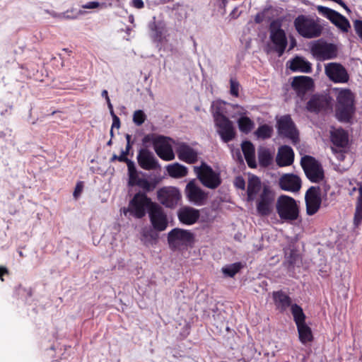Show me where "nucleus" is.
Segmentation results:
<instances>
[{
    "instance_id": "bb28decb",
    "label": "nucleus",
    "mask_w": 362,
    "mask_h": 362,
    "mask_svg": "<svg viewBox=\"0 0 362 362\" xmlns=\"http://www.w3.org/2000/svg\"><path fill=\"white\" fill-rule=\"evenodd\" d=\"M294 152L291 147L282 146L279 150L276 158V163L280 167L288 166L293 163Z\"/></svg>"
},
{
    "instance_id": "72a5a7b5",
    "label": "nucleus",
    "mask_w": 362,
    "mask_h": 362,
    "mask_svg": "<svg viewBox=\"0 0 362 362\" xmlns=\"http://www.w3.org/2000/svg\"><path fill=\"white\" fill-rule=\"evenodd\" d=\"M226 103L221 100L214 101L211 104V112L214 121L220 118L227 117L225 115Z\"/></svg>"
},
{
    "instance_id": "2eb2a0df",
    "label": "nucleus",
    "mask_w": 362,
    "mask_h": 362,
    "mask_svg": "<svg viewBox=\"0 0 362 362\" xmlns=\"http://www.w3.org/2000/svg\"><path fill=\"white\" fill-rule=\"evenodd\" d=\"M148 215L151 223L156 230L160 232L167 228L168 225L167 215L159 204H152Z\"/></svg>"
},
{
    "instance_id": "69168bd1",
    "label": "nucleus",
    "mask_w": 362,
    "mask_h": 362,
    "mask_svg": "<svg viewBox=\"0 0 362 362\" xmlns=\"http://www.w3.org/2000/svg\"><path fill=\"white\" fill-rule=\"evenodd\" d=\"M110 115H111V116H112V119L114 118V117H115V116H117V115L115 114L113 109H112V110H110Z\"/></svg>"
},
{
    "instance_id": "864d4df0",
    "label": "nucleus",
    "mask_w": 362,
    "mask_h": 362,
    "mask_svg": "<svg viewBox=\"0 0 362 362\" xmlns=\"http://www.w3.org/2000/svg\"><path fill=\"white\" fill-rule=\"evenodd\" d=\"M132 6L136 8H142L144 6V1L142 0H132Z\"/></svg>"
},
{
    "instance_id": "b1692460",
    "label": "nucleus",
    "mask_w": 362,
    "mask_h": 362,
    "mask_svg": "<svg viewBox=\"0 0 362 362\" xmlns=\"http://www.w3.org/2000/svg\"><path fill=\"white\" fill-rule=\"evenodd\" d=\"M329 98L324 95H313L307 103V110L312 112H319L329 107Z\"/></svg>"
},
{
    "instance_id": "774afa93",
    "label": "nucleus",
    "mask_w": 362,
    "mask_h": 362,
    "mask_svg": "<svg viewBox=\"0 0 362 362\" xmlns=\"http://www.w3.org/2000/svg\"><path fill=\"white\" fill-rule=\"evenodd\" d=\"M255 22H256V23H260V19L259 18V17H258V16H256V18H255Z\"/></svg>"
},
{
    "instance_id": "0eeeda50",
    "label": "nucleus",
    "mask_w": 362,
    "mask_h": 362,
    "mask_svg": "<svg viewBox=\"0 0 362 362\" xmlns=\"http://www.w3.org/2000/svg\"><path fill=\"white\" fill-rule=\"evenodd\" d=\"M274 206V192L269 186L264 185L256 199V209L257 214L262 216H267L272 214Z\"/></svg>"
},
{
    "instance_id": "58836bf2",
    "label": "nucleus",
    "mask_w": 362,
    "mask_h": 362,
    "mask_svg": "<svg viewBox=\"0 0 362 362\" xmlns=\"http://www.w3.org/2000/svg\"><path fill=\"white\" fill-rule=\"evenodd\" d=\"M259 163L261 166H269L272 160V157L269 151L267 149H262L258 152Z\"/></svg>"
},
{
    "instance_id": "f3484780",
    "label": "nucleus",
    "mask_w": 362,
    "mask_h": 362,
    "mask_svg": "<svg viewBox=\"0 0 362 362\" xmlns=\"http://www.w3.org/2000/svg\"><path fill=\"white\" fill-rule=\"evenodd\" d=\"M277 127L280 136L291 139L293 144L298 141V133L289 115L281 117L277 122Z\"/></svg>"
},
{
    "instance_id": "423d86ee",
    "label": "nucleus",
    "mask_w": 362,
    "mask_h": 362,
    "mask_svg": "<svg viewBox=\"0 0 362 362\" xmlns=\"http://www.w3.org/2000/svg\"><path fill=\"white\" fill-rule=\"evenodd\" d=\"M194 170L201 183L206 187L215 189L221 184L220 173L212 169L205 163H202L199 166H194Z\"/></svg>"
},
{
    "instance_id": "412c9836",
    "label": "nucleus",
    "mask_w": 362,
    "mask_h": 362,
    "mask_svg": "<svg viewBox=\"0 0 362 362\" xmlns=\"http://www.w3.org/2000/svg\"><path fill=\"white\" fill-rule=\"evenodd\" d=\"M136 159L139 165L146 170H155L159 166L154 154L147 148H141Z\"/></svg>"
},
{
    "instance_id": "603ef678",
    "label": "nucleus",
    "mask_w": 362,
    "mask_h": 362,
    "mask_svg": "<svg viewBox=\"0 0 362 362\" xmlns=\"http://www.w3.org/2000/svg\"><path fill=\"white\" fill-rule=\"evenodd\" d=\"M152 30L155 31V33L153 35L154 39L160 40L162 36V32L158 28L156 24L153 25V28H152Z\"/></svg>"
},
{
    "instance_id": "aec40b11",
    "label": "nucleus",
    "mask_w": 362,
    "mask_h": 362,
    "mask_svg": "<svg viewBox=\"0 0 362 362\" xmlns=\"http://www.w3.org/2000/svg\"><path fill=\"white\" fill-rule=\"evenodd\" d=\"M216 131L221 140L228 143L232 141L235 136V129L233 122L228 118H220L214 121Z\"/></svg>"
},
{
    "instance_id": "1a4fd4ad",
    "label": "nucleus",
    "mask_w": 362,
    "mask_h": 362,
    "mask_svg": "<svg viewBox=\"0 0 362 362\" xmlns=\"http://www.w3.org/2000/svg\"><path fill=\"white\" fill-rule=\"evenodd\" d=\"M152 204L156 203L152 202L144 193H136L129 202V209H124V214L127 216V211H130L134 217L141 218L145 216L146 209L149 211Z\"/></svg>"
},
{
    "instance_id": "7c9ffc66",
    "label": "nucleus",
    "mask_w": 362,
    "mask_h": 362,
    "mask_svg": "<svg viewBox=\"0 0 362 362\" xmlns=\"http://www.w3.org/2000/svg\"><path fill=\"white\" fill-rule=\"evenodd\" d=\"M241 148L248 166L252 168H256L257 163L253 144L250 141H245L243 142Z\"/></svg>"
},
{
    "instance_id": "6e6552de",
    "label": "nucleus",
    "mask_w": 362,
    "mask_h": 362,
    "mask_svg": "<svg viewBox=\"0 0 362 362\" xmlns=\"http://www.w3.org/2000/svg\"><path fill=\"white\" fill-rule=\"evenodd\" d=\"M310 52L317 60L325 61L337 57L338 47L335 44L327 42L321 39L312 43Z\"/></svg>"
},
{
    "instance_id": "473e14b6",
    "label": "nucleus",
    "mask_w": 362,
    "mask_h": 362,
    "mask_svg": "<svg viewBox=\"0 0 362 362\" xmlns=\"http://www.w3.org/2000/svg\"><path fill=\"white\" fill-rule=\"evenodd\" d=\"M167 171L170 177L175 178L182 177L187 174V168L178 163L168 165Z\"/></svg>"
},
{
    "instance_id": "6e6d98bb",
    "label": "nucleus",
    "mask_w": 362,
    "mask_h": 362,
    "mask_svg": "<svg viewBox=\"0 0 362 362\" xmlns=\"http://www.w3.org/2000/svg\"><path fill=\"white\" fill-rule=\"evenodd\" d=\"M126 139H127V146H126V148H125V151L127 152V154L129 153V150L132 147V145H131V143H130V140H131V136L129 134H127L126 135Z\"/></svg>"
},
{
    "instance_id": "c756f323",
    "label": "nucleus",
    "mask_w": 362,
    "mask_h": 362,
    "mask_svg": "<svg viewBox=\"0 0 362 362\" xmlns=\"http://www.w3.org/2000/svg\"><path fill=\"white\" fill-rule=\"evenodd\" d=\"M289 62V68L293 71H300L307 74L312 71L311 64L302 57H296Z\"/></svg>"
},
{
    "instance_id": "a18cd8bd",
    "label": "nucleus",
    "mask_w": 362,
    "mask_h": 362,
    "mask_svg": "<svg viewBox=\"0 0 362 362\" xmlns=\"http://www.w3.org/2000/svg\"><path fill=\"white\" fill-rule=\"evenodd\" d=\"M83 182L81 181L78 182L76 183V185L75 187V189H74V191L73 193V196H74V199H77L80 197V195L83 191Z\"/></svg>"
},
{
    "instance_id": "f03ea898",
    "label": "nucleus",
    "mask_w": 362,
    "mask_h": 362,
    "mask_svg": "<svg viewBox=\"0 0 362 362\" xmlns=\"http://www.w3.org/2000/svg\"><path fill=\"white\" fill-rule=\"evenodd\" d=\"M297 33L304 38H316L321 35L323 27L317 17L309 15H299L293 22Z\"/></svg>"
},
{
    "instance_id": "cd10ccee",
    "label": "nucleus",
    "mask_w": 362,
    "mask_h": 362,
    "mask_svg": "<svg viewBox=\"0 0 362 362\" xmlns=\"http://www.w3.org/2000/svg\"><path fill=\"white\" fill-rule=\"evenodd\" d=\"M272 296L276 308L281 312H284L288 307L291 308L293 305L290 296L283 291H274Z\"/></svg>"
},
{
    "instance_id": "680f3d73",
    "label": "nucleus",
    "mask_w": 362,
    "mask_h": 362,
    "mask_svg": "<svg viewBox=\"0 0 362 362\" xmlns=\"http://www.w3.org/2000/svg\"><path fill=\"white\" fill-rule=\"evenodd\" d=\"M107 106L110 110H112L113 109V106L110 102V100H107Z\"/></svg>"
},
{
    "instance_id": "20e7f679",
    "label": "nucleus",
    "mask_w": 362,
    "mask_h": 362,
    "mask_svg": "<svg viewBox=\"0 0 362 362\" xmlns=\"http://www.w3.org/2000/svg\"><path fill=\"white\" fill-rule=\"evenodd\" d=\"M276 212L283 222L292 223L299 217L297 202L287 195H281L276 203Z\"/></svg>"
},
{
    "instance_id": "3c124183",
    "label": "nucleus",
    "mask_w": 362,
    "mask_h": 362,
    "mask_svg": "<svg viewBox=\"0 0 362 362\" xmlns=\"http://www.w3.org/2000/svg\"><path fill=\"white\" fill-rule=\"evenodd\" d=\"M100 6L99 2L98 1H90L87 4L83 5V8L93 9L96 8Z\"/></svg>"
},
{
    "instance_id": "e2e57ef3",
    "label": "nucleus",
    "mask_w": 362,
    "mask_h": 362,
    "mask_svg": "<svg viewBox=\"0 0 362 362\" xmlns=\"http://www.w3.org/2000/svg\"><path fill=\"white\" fill-rule=\"evenodd\" d=\"M129 21L131 23H134V16H133L132 15H130V16H129Z\"/></svg>"
},
{
    "instance_id": "f704fd0d",
    "label": "nucleus",
    "mask_w": 362,
    "mask_h": 362,
    "mask_svg": "<svg viewBox=\"0 0 362 362\" xmlns=\"http://www.w3.org/2000/svg\"><path fill=\"white\" fill-rule=\"evenodd\" d=\"M284 254L286 263L288 264L289 266H295L300 262V257L298 254L297 251L289 246L284 249Z\"/></svg>"
},
{
    "instance_id": "9d476101",
    "label": "nucleus",
    "mask_w": 362,
    "mask_h": 362,
    "mask_svg": "<svg viewBox=\"0 0 362 362\" xmlns=\"http://www.w3.org/2000/svg\"><path fill=\"white\" fill-rule=\"evenodd\" d=\"M300 164L306 177L312 182H320L323 180V169L319 162L314 158L305 156L301 158Z\"/></svg>"
},
{
    "instance_id": "c85d7f7f",
    "label": "nucleus",
    "mask_w": 362,
    "mask_h": 362,
    "mask_svg": "<svg viewBox=\"0 0 362 362\" xmlns=\"http://www.w3.org/2000/svg\"><path fill=\"white\" fill-rule=\"evenodd\" d=\"M331 141L333 147L338 148H346L349 137L347 132L342 129H334L331 132Z\"/></svg>"
},
{
    "instance_id": "ddd939ff",
    "label": "nucleus",
    "mask_w": 362,
    "mask_h": 362,
    "mask_svg": "<svg viewBox=\"0 0 362 362\" xmlns=\"http://www.w3.org/2000/svg\"><path fill=\"white\" fill-rule=\"evenodd\" d=\"M269 31V38L274 45V49L278 56L281 57L288 45L285 31L280 28L279 25H276L274 23L271 24Z\"/></svg>"
},
{
    "instance_id": "ea45409f",
    "label": "nucleus",
    "mask_w": 362,
    "mask_h": 362,
    "mask_svg": "<svg viewBox=\"0 0 362 362\" xmlns=\"http://www.w3.org/2000/svg\"><path fill=\"white\" fill-rule=\"evenodd\" d=\"M144 191L146 194L147 192H152L156 188V183L149 182L148 180L143 178L136 185Z\"/></svg>"
},
{
    "instance_id": "13d9d810",
    "label": "nucleus",
    "mask_w": 362,
    "mask_h": 362,
    "mask_svg": "<svg viewBox=\"0 0 362 362\" xmlns=\"http://www.w3.org/2000/svg\"><path fill=\"white\" fill-rule=\"evenodd\" d=\"M102 97L105 98L106 101L110 100V98L108 96V93L106 90H103L101 93Z\"/></svg>"
},
{
    "instance_id": "37998d69",
    "label": "nucleus",
    "mask_w": 362,
    "mask_h": 362,
    "mask_svg": "<svg viewBox=\"0 0 362 362\" xmlns=\"http://www.w3.org/2000/svg\"><path fill=\"white\" fill-rule=\"evenodd\" d=\"M129 180H128V185L129 186H136L140 180H141L143 178L139 177V174L138 171L135 172L134 173L129 174Z\"/></svg>"
},
{
    "instance_id": "a878e982",
    "label": "nucleus",
    "mask_w": 362,
    "mask_h": 362,
    "mask_svg": "<svg viewBox=\"0 0 362 362\" xmlns=\"http://www.w3.org/2000/svg\"><path fill=\"white\" fill-rule=\"evenodd\" d=\"M176 151L180 160L188 163H194L198 158L197 152L185 143L178 144Z\"/></svg>"
},
{
    "instance_id": "338daca9",
    "label": "nucleus",
    "mask_w": 362,
    "mask_h": 362,
    "mask_svg": "<svg viewBox=\"0 0 362 362\" xmlns=\"http://www.w3.org/2000/svg\"><path fill=\"white\" fill-rule=\"evenodd\" d=\"M131 30H132V29L130 28H127V29H126V32L127 34H129Z\"/></svg>"
},
{
    "instance_id": "0e129e2a",
    "label": "nucleus",
    "mask_w": 362,
    "mask_h": 362,
    "mask_svg": "<svg viewBox=\"0 0 362 362\" xmlns=\"http://www.w3.org/2000/svg\"><path fill=\"white\" fill-rule=\"evenodd\" d=\"M118 156H117V155H115H115H113V156H112V158H111V160H112V161H114V160H118Z\"/></svg>"
},
{
    "instance_id": "de8ad7c7",
    "label": "nucleus",
    "mask_w": 362,
    "mask_h": 362,
    "mask_svg": "<svg viewBox=\"0 0 362 362\" xmlns=\"http://www.w3.org/2000/svg\"><path fill=\"white\" fill-rule=\"evenodd\" d=\"M235 186L240 189H244L245 187V182L242 177H237L234 182Z\"/></svg>"
},
{
    "instance_id": "a211bd4d",
    "label": "nucleus",
    "mask_w": 362,
    "mask_h": 362,
    "mask_svg": "<svg viewBox=\"0 0 362 362\" xmlns=\"http://www.w3.org/2000/svg\"><path fill=\"white\" fill-rule=\"evenodd\" d=\"M187 199L196 206H203L208 199V193L196 185L194 180L187 183L185 187Z\"/></svg>"
},
{
    "instance_id": "a19ab883",
    "label": "nucleus",
    "mask_w": 362,
    "mask_h": 362,
    "mask_svg": "<svg viewBox=\"0 0 362 362\" xmlns=\"http://www.w3.org/2000/svg\"><path fill=\"white\" fill-rule=\"evenodd\" d=\"M146 116L143 110H136L133 115V122L137 126H141L146 120Z\"/></svg>"
},
{
    "instance_id": "6ab92c4d",
    "label": "nucleus",
    "mask_w": 362,
    "mask_h": 362,
    "mask_svg": "<svg viewBox=\"0 0 362 362\" xmlns=\"http://www.w3.org/2000/svg\"><path fill=\"white\" fill-rule=\"evenodd\" d=\"M158 199L166 207H175L180 199V191L173 187H167L160 189L158 192Z\"/></svg>"
},
{
    "instance_id": "4be33fe9",
    "label": "nucleus",
    "mask_w": 362,
    "mask_h": 362,
    "mask_svg": "<svg viewBox=\"0 0 362 362\" xmlns=\"http://www.w3.org/2000/svg\"><path fill=\"white\" fill-rule=\"evenodd\" d=\"M291 86L298 96L303 99L305 94L312 88L313 81L309 76H296L293 78Z\"/></svg>"
},
{
    "instance_id": "5fc2aeb1",
    "label": "nucleus",
    "mask_w": 362,
    "mask_h": 362,
    "mask_svg": "<svg viewBox=\"0 0 362 362\" xmlns=\"http://www.w3.org/2000/svg\"><path fill=\"white\" fill-rule=\"evenodd\" d=\"M127 152L122 151V153L118 156V160L120 162H127L129 159L127 158Z\"/></svg>"
},
{
    "instance_id": "8fccbe9b",
    "label": "nucleus",
    "mask_w": 362,
    "mask_h": 362,
    "mask_svg": "<svg viewBox=\"0 0 362 362\" xmlns=\"http://www.w3.org/2000/svg\"><path fill=\"white\" fill-rule=\"evenodd\" d=\"M119 127H120L119 118L117 116H115L114 118L112 119V129H111V131H110V134H111L112 136L113 135L112 129L113 128L119 129Z\"/></svg>"
},
{
    "instance_id": "4c0bfd02",
    "label": "nucleus",
    "mask_w": 362,
    "mask_h": 362,
    "mask_svg": "<svg viewBox=\"0 0 362 362\" xmlns=\"http://www.w3.org/2000/svg\"><path fill=\"white\" fill-rule=\"evenodd\" d=\"M240 131L248 134L254 127V122L247 117H240L238 120Z\"/></svg>"
},
{
    "instance_id": "7ed1b4c3",
    "label": "nucleus",
    "mask_w": 362,
    "mask_h": 362,
    "mask_svg": "<svg viewBox=\"0 0 362 362\" xmlns=\"http://www.w3.org/2000/svg\"><path fill=\"white\" fill-rule=\"evenodd\" d=\"M167 240L173 251H184L194 246L195 236L189 230L175 228L168 232Z\"/></svg>"
},
{
    "instance_id": "4d7b16f0",
    "label": "nucleus",
    "mask_w": 362,
    "mask_h": 362,
    "mask_svg": "<svg viewBox=\"0 0 362 362\" xmlns=\"http://www.w3.org/2000/svg\"><path fill=\"white\" fill-rule=\"evenodd\" d=\"M126 139H127V146H126V148H125V151L127 152V154L129 153V150L132 147V145H131V143H130V140H131V136L129 134H127L126 135Z\"/></svg>"
},
{
    "instance_id": "4468645a",
    "label": "nucleus",
    "mask_w": 362,
    "mask_h": 362,
    "mask_svg": "<svg viewBox=\"0 0 362 362\" xmlns=\"http://www.w3.org/2000/svg\"><path fill=\"white\" fill-rule=\"evenodd\" d=\"M306 213L309 216L315 214L322 203L321 189L319 187H310L305 194Z\"/></svg>"
},
{
    "instance_id": "2f4dec72",
    "label": "nucleus",
    "mask_w": 362,
    "mask_h": 362,
    "mask_svg": "<svg viewBox=\"0 0 362 362\" xmlns=\"http://www.w3.org/2000/svg\"><path fill=\"white\" fill-rule=\"evenodd\" d=\"M262 189L261 181L259 177L255 175L250 177L247 189V199L249 201L254 200Z\"/></svg>"
},
{
    "instance_id": "9b49d317",
    "label": "nucleus",
    "mask_w": 362,
    "mask_h": 362,
    "mask_svg": "<svg viewBox=\"0 0 362 362\" xmlns=\"http://www.w3.org/2000/svg\"><path fill=\"white\" fill-rule=\"evenodd\" d=\"M317 10L320 15L329 20L343 33H347L350 29L351 25L348 19L339 12L323 6H317Z\"/></svg>"
},
{
    "instance_id": "5701e85b",
    "label": "nucleus",
    "mask_w": 362,
    "mask_h": 362,
    "mask_svg": "<svg viewBox=\"0 0 362 362\" xmlns=\"http://www.w3.org/2000/svg\"><path fill=\"white\" fill-rule=\"evenodd\" d=\"M279 185L284 191L297 192L301 187V180L296 175L285 174L279 179Z\"/></svg>"
},
{
    "instance_id": "f8f14e48",
    "label": "nucleus",
    "mask_w": 362,
    "mask_h": 362,
    "mask_svg": "<svg viewBox=\"0 0 362 362\" xmlns=\"http://www.w3.org/2000/svg\"><path fill=\"white\" fill-rule=\"evenodd\" d=\"M153 146L156 154L163 160H172L175 158L171 143L173 141L164 136H158L153 139Z\"/></svg>"
},
{
    "instance_id": "bf43d9fd",
    "label": "nucleus",
    "mask_w": 362,
    "mask_h": 362,
    "mask_svg": "<svg viewBox=\"0 0 362 362\" xmlns=\"http://www.w3.org/2000/svg\"><path fill=\"white\" fill-rule=\"evenodd\" d=\"M356 191L358 192V186L357 185L356 187H353L351 189H349V194L353 195L354 192Z\"/></svg>"
},
{
    "instance_id": "49530a36",
    "label": "nucleus",
    "mask_w": 362,
    "mask_h": 362,
    "mask_svg": "<svg viewBox=\"0 0 362 362\" xmlns=\"http://www.w3.org/2000/svg\"><path fill=\"white\" fill-rule=\"evenodd\" d=\"M354 26L356 34L358 35L360 39L362 40V21L356 20L354 22Z\"/></svg>"
},
{
    "instance_id": "09e8293b",
    "label": "nucleus",
    "mask_w": 362,
    "mask_h": 362,
    "mask_svg": "<svg viewBox=\"0 0 362 362\" xmlns=\"http://www.w3.org/2000/svg\"><path fill=\"white\" fill-rule=\"evenodd\" d=\"M127 168H128V175L131 173H134L137 171L134 163L131 160H127Z\"/></svg>"
},
{
    "instance_id": "e433bc0d",
    "label": "nucleus",
    "mask_w": 362,
    "mask_h": 362,
    "mask_svg": "<svg viewBox=\"0 0 362 362\" xmlns=\"http://www.w3.org/2000/svg\"><path fill=\"white\" fill-rule=\"evenodd\" d=\"M273 128L268 124L260 125L255 132V136L258 139H267L272 136Z\"/></svg>"
},
{
    "instance_id": "39448f33",
    "label": "nucleus",
    "mask_w": 362,
    "mask_h": 362,
    "mask_svg": "<svg viewBox=\"0 0 362 362\" xmlns=\"http://www.w3.org/2000/svg\"><path fill=\"white\" fill-rule=\"evenodd\" d=\"M291 313L296 325L300 341L303 344L310 343L313 340L311 328L305 323V315L300 306L294 304L291 307Z\"/></svg>"
},
{
    "instance_id": "f257e3e1",
    "label": "nucleus",
    "mask_w": 362,
    "mask_h": 362,
    "mask_svg": "<svg viewBox=\"0 0 362 362\" xmlns=\"http://www.w3.org/2000/svg\"><path fill=\"white\" fill-rule=\"evenodd\" d=\"M336 97V116L339 121L349 122L356 111L355 93L349 88H333Z\"/></svg>"
},
{
    "instance_id": "393cba45",
    "label": "nucleus",
    "mask_w": 362,
    "mask_h": 362,
    "mask_svg": "<svg viewBox=\"0 0 362 362\" xmlns=\"http://www.w3.org/2000/svg\"><path fill=\"white\" fill-rule=\"evenodd\" d=\"M179 221L185 225H192L200 216L199 211L190 206L182 207L177 212Z\"/></svg>"
},
{
    "instance_id": "dca6fc26",
    "label": "nucleus",
    "mask_w": 362,
    "mask_h": 362,
    "mask_svg": "<svg viewBox=\"0 0 362 362\" xmlns=\"http://www.w3.org/2000/svg\"><path fill=\"white\" fill-rule=\"evenodd\" d=\"M325 72L327 76L334 83H345L349 80L346 69L339 63L330 62L325 65Z\"/></svg>"
},
{
    "instance_id": "052dcab7",
    "label": "nucleus",
    "mask_w": 362,
    "mask_h": 362,
    "mask_svg": "<svg viewBox=\"0 0 362 362\" xmlns=\"http://www.w3.org/2000/svg\"><path fill=\"white\" fill-rule=\"evenodd\" d=\"M7 272H8V271H7V269H6V268H4V267H0V277H1V280H2V281H3L2 276H3L4 274L7 273Z\"/></svg>"
},
{
    "instance_id": "c9c22d12",
    "label": "nucleus",
    "mask_w": 362,
    "mask_h": 362,
    "mask_svg": "<svg viewBox=\"0 0 362 362\" xmlns=\"http://www.w3.org/2000/svg\"><path fill=\"white\" fill-rule=\"evenodd\" d=\"M242 267L240 262H235L223 267L221 271L225 276L232 278L240 272Z\"/></svg>"
},
{
    "instance_id": "c03bdc74",
    "label": "nucleus",
    "mask_w": 362,
    "mask_h": 362,
    "mask_svg": "<svg viewBox=\"0 0 362 362\" xmlns=\"http://www.w3.org/2000/svg\"><path fill=\"white\" fill-rule=\"evenodd\" d=\"M346 148H338L335 147H332V151L333 153L335 155L336 158L339 160L342 161L345 158V151Z\"/></svg>"
},
{
    "instance_id": "79ce46f5",
    "label": "nucleus",
    "mask_w": 362,
    "mask_h": 362,
    "mask_svg": "<svg viewBox=\"0 0 362 362\" xmlns=\"http://www.w3.org/2000/svg\"><path fill=\"white\" fill-rule=\"evenodd\" d=\"M239 88L240 83L238 81L233 78L230 80V93L234 97H238L239 95Z\"/></svg>"
}]
</instances>
